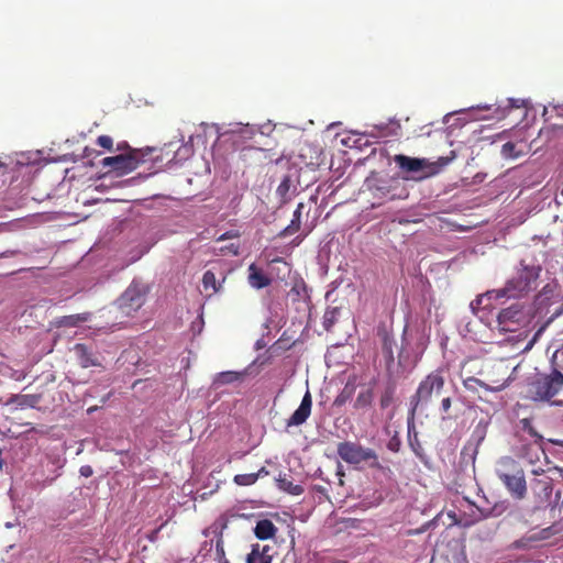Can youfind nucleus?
<instances>
[{"label":"nucleus","instance_id":"f257e3e1","mask_svg":"<svg viewBox=\"0 0 563 563\" xmlns=\"http://www.w3.org/2000/svg\"><path fill=\"white\" fill-rule=\"evenodd\" d=\"M540 273V265L527 264L526 261L522 260L520 261L516 274L507 280L505 286L499 289L490 290L489 295L501 298L523 297L537 288Z\"/></svg>","mask_w":563,"mask_h":563},{"label":"nucleus","instance_id":"f03ea898","mask_svg":"<svg viewBox=\"0 0 563 563\" xmlns=\"http://www.w3.org/2000/svg\"><path fill=\"white\" fill-rule=\"evenodd\" d=\"M529 393L536 400L563 406V367L553 368L549 374L538 376L529 384Z\"/></svg>","mask_w":563,"mask_h":563},{"label":"nucleus","instance_id":"7ed1b4c3","mask_svg":"<svg viewBox=\"0 0 563 563\" xmlns=\"http://www.w3.org/2000/svg\"><path fill=\"white\" fill-rule=\"evenodd\" d=\"M444 384L445 380L440 369L431 372L419 383L416 393L410 397L409 426L415 420L417 410L428 406L434 396H439Z\"/></svg>","mask_w":563,"mask_h":563},{"label":"nucleus","instance_id":"20e7f679","mask_svg":"<svg viewBox=\"0 0 563 563\" xmlns=\"http://www.w3.org/2000/svg\"><path fill=\"white\" fill-rule=\"evenodd\" d=\"M497 471L498 478L506 486L510 495L516 499H523L527 494V483L523 470L511 457H505Z\"/></svg>","mask_w":563,"mask_h":563},{"label":"nucleus","instance_id":"39448f33","mask_svg":"<svg viewBox=\"0 0 563 563\" xmlns=\"http://www.w3.org/2000/svg\"><path fill=\"white\" fill-rule=\"evenodd\" d=\"M409 335L415 340L413 344L408 341V328L405 327L402 347L398 354V364L404 367L416 366L429 345V335L423 329H417L415 333L411 332Z\"/></svg>","mask_w":563,"mask_h":563},{"label":"nucleus","instance_id":"423d86ee","mask_svg":"<svg viewBox=\"0 0 563 563\" xmlns=\"http://www.w3.org/2000/svg\"><path fill=\"white\" fill-rule=\"evenodd\" d=\"M338 455L349 464H360L362 462L368 463L372 468L382 470L378 456L373 449L364 448L356 442L344 441L338 444Z\"/></svg>","mask_w":563,"mask_h":563},{"label":"nucleus","instance_id":"0eeeda50","mask_svg":"<svg viewBox=\"0 0 563 563\" xmlns=\"http://www.w3.org/2000/svg\"><path fill=\"white\" fill-rule=\"evenodd\" d=\"M142 151H128L114 156H108L102 159V166L109 167L111 172L118 175H125L136 169L143 159Z\"/></svg>","mask_w":563,"mask_h":563},{"label":"nucleus","instance_id":"6e6552de","mask_svg":"<svg viewBox=\"0 0 563 563\" xmlns=\"http://www.w3.org/2000/svg\"><path fill=\"white\" fill-rule=\"evenodd\" d=\"M532 473L540 478L531 481V490L536 498V508L541 509L550 505L553 493L552 477L544 474L542 468L533 470Z\"/></svg>","mask_w":563,"mask_h":563},{"label":"nucleus","instance_id":"1a4fd4ad","mask_svg":"<svg viewBox=\"0 0 563 563\" xmlns=\"http://www.w3.org/2000/svg\"><path fill=\"white\" fill-rule=\"evenodd\" d=\"M526 321L522 306L519 303L499 311L497 316V328L500 332H515Z\"/></svg>","mask_w":563,"mask_h":563},{"label":"nucleus","instance_id":"9d476101","mask_svg":"<svg viewBox=\"0 0 563 563\" xmlns=\"http://www.w3.org/2000/svg\"><path fill=\"white\" fill-rule=\"evenodd\" d=\"M146 290L139 284H131L119 299V306L123 313L131 314L137 311L145 302Z\"/></svg>","mask_w":563,"mask_h":563},{"label":"nucleus","instance_id":"9b49d317","mask_svg":"<svg viewBox=\"0 0 563 563\" xmlns=\"http://www.w3.org/2000/svg\"><path fill=\"white\" fill-rule=\"evenodd\" d=\"M228 272L222 268L212 267L203 273L202 287L208 297L220 292L223 289V284L227 279Z\"/></svg>","mask_w":563,"mask_h":563},{"label":"nucleus","instance_id":"f8f14e48","mask_svg":"<svg viewBox=\"0 0 563 563\" xmlns=\"http://www.w3.org/2000/svg\"><path fill=\"white\" fill-rule=\"evenodd\" d=\"M563 533V517L554 522L552 526L540 530L537 533H532L526 538H522L516 542L517 548L526 545V542H536L541 540L550 539L555 534Z\"/></svg>","mask_w":563,"mask_h":563},{"label":"nucleus","instance_id":"ddd939ff","mask_svg":"<svg viewBox=\"0 0 563 563\" xmlns=\"http://www.w3.org/2000/svg\"><path fill=\"white\" fill-rule=\"evenodd\" d=\"M563 533V517L554 522L552 526L540 530L537 533H532L526 538H522L516 542L517 548L526 545V542H536L541 540L550 539L555 534Z\"/></svg>","mask_w":563,"mask_h":563},{"label":"nucleus","instance_id":"4468645a","mask_svg":"<svg viewBox=\"0 0 563 563\" xmlns=\"http://www.w3.org/2000/svg\"><path fill=\"white\" fill-rule=\"evenodd\" d=\"M563 533V517L554 522L552 526L540 530L537 533H532L526 538H522L516 542L517 548L526 545V542H536L541 540L550 539L555 534Z\"/></svg>","mask_w":563,"mask_h":563},{"label":"nucleus","instance_id":"2eb2a0df","mask_svg":"<svg viewBox=\"0 0 563 563\" xmlns=\"http://www.w3.org/2000/svg\"><path fill=\"white\" fill-rule=\"evenodd\" d=\"M563 533V517L554 522L552 526L540 530L537 533H532L526 538H522L516 542L517 548L526 545V542H536L541 540L550 539L555 534Z\"/></svg>","mask_w":563,"mask_h":563},{"label":"nucleus","instance_id":"dca6fc26","mask_svg":"<svg viewBox=\"0 0 563 563\" xmlns=\"http://www.w3.org/2000/svg\"><path fill=\"white\" fill-rule=\"evenodd\" d=\"M312 397L309 390L303 395L299 407L287 421V426H300L306 422L311 413Z\"/></svg>","mask_w":563,"mask_h":563},{"label":"nucleus","instance_id":"f3484780","mask_svg":"<svg viewBox=\"0 0 563 563\" xmlns=\"http://www.w3.org/2000/svg\"><path fill=\"white\" fill-rule=\"evenodd\" d=\"M393 183L390 179L371 178L367 180V186L375 198L393 200L396 197L391 194Z\"/></svg>","mask_w":563,"mask_h":563},{"label":"nucleus","instance_id":"a211bd4d","mask_svg":"<svg viewBox=\"0 0 563 563\" xmlns=\"http://www.w3.org/2000/svg\"><path fill=\"white\" fill-rule=\"evenodd\" d=\"M485 435H486L485 429L479 426L476 427L475 430L473 431L471 439L463 446V449L461 451V455L463 457L468 456L470 460L474 461L475 456L477 454V451H478V446L482 443V441L485 439Z\"/></svg>","mask_w":563,"mask_h":563},{"label":"nucleus","instance_id":"6ab92c4d","mask_svg":"<svg viewBox=\"0 0 563 563\" xmlns=\"http://www.w3.org/2000/svg\"><path fill=\"white\" fill-rule=\"evenodd\" d=\"M247 282L254 289H263L272 284V279L256 264L252 263L247 268Z\"/></svg>","mask_w":563,"mask_h":563},{"label":"nucleus","instance_id":"aec40b11","mask_svg":"<svg viewBox=\"0 0 563 563\" xmlns=\"http://www.w3.org/2000/svg\"><path fill=\"white\" fill-rule=\"evenodd\" d=\"M74 351L77 355L78 362L81 367L87 368L91 366H101L100 361L96 356L95 353H92L87 345L82 343H77L74 346Z\"/></svg>","mask_w":563,"mask_h":563},{"label":"nucleus","instance_id":"412c9836","mask_svg":"<svg viewBox=\"0 0 563 563\" xmlns=\"http://www.w3.org/2000/svg\"><path fill=\"white\" fill-rule=\"evenodd\" d=\"M490 382L493 383V385H489L476 377H468L467 379L464 380V386L467 389H473L474 386H479L488 391H500L505 387L508 386V378L507 379H490Z\"/></svg>","mask_w":563,"mask_h":563},{"label":"nucleus","instance_id":"4be33fe9","mask_svg":"<svg viewBox=\"0 0 563 563\" xmlns=\"http://www.w3.org/2000/svg\"><path fill=\"white\" fill-rule=\"evenodd\" d=\"M272 547L253 544L251 552L246 556V563H272Z\"/></svg>","mask_w":563,"mask_h":563},{"label":"nucleus","instance_id":"5701e85b","mask_svg":"<svg viewBox=\"0 0 563 563\" xmlns=\"http://www.w3.org/2000/svg\"><path fill=\"white\" fill-rule=\"evenodd\" d=\"M379 335L382 338V351L386 361V367L389 369L390 366L395 362L394 357V346H395V340L393 335L386 331L382 330L379 331Z\"/></svg>","mask_w":563,"mask_h":563},{"label":"nucleus","instance_id":"b1692460","mask_svg":"<svg viewBox=\"0 0 563 563\" xmlns=\"http://www.w3.org/2000/svg\"><path fill=\"white\" fill-rule=\"evenodd\" d=\"M395 162L402 170L408 173H416L424 168L426 161L420 158H412L406 155H396Z\"/></svg>","mask_w":563,"mask_h":563},{"label":"nucleus","instance_id":"393cba45","mask_svg":"<svg viewBox=\"0 0 563 563\" xmlns=\"http://www.w3.org/2000/svg\"><path fill=\"white\" fill-rule=\"evenodd\" d=\"M277 532L276 526L269 519H261L256 522L254 533L260 540L274 538Z\"/></svg>","mask_w":563,"mask_h":563},{"label":"nucleus","instance_id":"a878e982","mask_svg":"<svg viewBox=\"0 0 563 563\" xmlns=\"http://www.w3.org/2000/svg\"><path fill=\"white\" fill-rule=\"evenodd\" d=\"M303 208L305 205L302 202L298 203L296 210L294 211L290 223L280 232V236H288L299 231L301 224V213Z\"/></svg>","mask_w":563,"mask_h":563},{"label":"nucleus","instance_id":"bb28decb","mask_svg":"<svg viewBox=\"0 0 563 563\" xmlns=\"http://www.w3.org/2000/svg\"><path fill=\"white\" fill-rule=\"evenodd\" d=\"M90 318H91L90 312L64 316L59 319L58 325L66 327V328H74V327H78L81 323L87 322L88 320H90Z\"/></svg>","mask_w":563,"mask_h":563},{"label":"nucleus","instance_id":"cd10ccee","mask_svg":"<svg viewBox=\"0 0 563 563\" xmlns=\"http://www.w3.org/2000/svg\"><path fill=\"white\" fill-rule=\"evenodd\" d=\"M374 400V388L373 386L367 387L364 390H361L354 401L355 409H365L368 408Z\"/></svg>","mask_w":563,"mask_h":563},{"label":"nucleus","instance_id":"c85d7f7f","mask_svg":"<svg viewBox=\"0 0 563 563\" xmlns=\"http://www.w3.org/2000/svg\"><path fill=\"white\" fill-rule=\"evenodd\" d=\"M225 527H227V523L224 522L222 525L221 530L217 533L216 559H217L218 563H230L225 556L224 541H223V529Z\"/></svg>","mask_w":563,"mask_h":563},{"label":"nucleus","instance_id":"c756f323","mask_svg":"<svg viewBox=\"0 0 563 563\" xmlns=\"http://www.w3.org/2000/svg\"><path fill=\"white\" fill-rule=\"evenodd\" d=\"M490 290L486 291L483 295H479L471 302V308L473 311H478L481 309H487L489 307V301L492 299H500L501 297H496L495 295H489Z\"/></svg>","mask_w":563,"mask_h":563},{"label":"nucleus","instance_id":"7c9ffc66","mask_svg":"<svg viewBox=\"0 0 563 563\" xmlns=\"http://www.w3.org/2000/svg\"><path fill=\"white\" fill-rule=\"evenodd\" d=\"M192 136L189 137V141L181 146L178 147V150L175 152L174 161L183 162L188 159L194 154V145H192Z\"/></svg>","mask_w":563,"mask_h":563},{"label":"nucleus","instance_id":"2f4dec72","mask_svg":"<svg viewBox=\"0 0 563 563\" xmlns=\"http://www.w3.org/2000/svg\"><path fill=\"white\" fill-rule=\"evenodd\" d=\"M523 107V100L508 99L507 106L498 107L496 109V117L498 119L507 117L514 109H520Z\"/></svg>","mask_w":563,"mask_h":563},{"label":"nucleus","instance_id":"473e14b6","mask_svg":"<svg viewBox=\"0 0 563 563\" xmlns=\"http://www.w3.org/2000/svg\"><path fill=\"white\" fill-rule=\"evenodd\" d=\"M354 390H355V387L353 385H351L350 383H347L344 386L343 390L334 399L333 405L338 406V407L343 406L352 397V395L354 394Z\"/></svg>","mask_w":563,"mask_h":563},{"label":"nucleus","instance_id":"72a5a7b5","mask_svg":"<svg viewBox=\"0 0 563 563\" xmlns=\"http://www.w3.org/2000/svg\"><path fill=\"white\" fill-rule=\"evenodd\" d=\"M411 427L413 428V422L410 426L408 424V429L410 430ZM408 439H409V445L412 449V451L415 452V454L419 459L422 460L423 459V448L418 439L417 432H415L413 435H411L409 433Z\"/></svg>","mask_w":563,"mask_h":563},{"label":"nucleus","instance_id":"f704fd0d","mask_svg":"<svg viewBox=\"0 0 563 563\" xmlns=\"http://www.w3.org/2000/svg\"><path fill=\"white\" fill-rule=\"evenodd\" d=\"M233 482L239 486H251L256 483L254 473L238 474L234 476Z\"/></svg>","mask_w":563,"mask_h":563},{"label":"nucleus","instance_id":"c9c22d12","mask_svg":"<svg viewBox=\"0 0 563 563\" xmlns=\"http://www.w3.org/2000/svg\"><path fill=\"white\" fill-rule=\"evenodd\" d=\"M239 378V373L236 372H222L218 374V376L214 379L216 384L224 385L230 384Z\"/></svg>","mask_w":563,"mask_h":563},{"label":"nucleus","instance_id":"e433bc0d","mask_svg":"<svg viewBox=\"0 0 563 563\" xmlns=\"http://www.w3.org/2000/svg\"><path fill=\"white\" fill-rule=\"evenodd\" d=\"M40 401V397L36 395H22L19 397V405L22 407L34 408Z\"/></svg>","mask_w":563,"mask_h":563},{"label":"nucleus","instance_id":"4c0bfd02","mask_svg":"<svg viewBox=\"0 0 563 563\" xmlns=\"http://www.w3.org/2000/svg\"><path fill=\"white\" fill-rule=\"evenodd\" d=\"M279 482V487L285 489V490H288L292 494H301L302 493V487L299 486V485H292V483L290 481H287L286 478H279L278 479Z\"/></svg>","mask_w":563,"mask_h":563},{"label":"nucleus","instance_id":"58836bf2","mask_svg":"<svg viewBox=\"0 0 563 563\" xmlns=\"http://www.w3.org/2000/svg\"><path fill=\"white\" fill-rule=\"evenodd\" d=\"M96 143L99 146H101V147H103V148H106L108 151H112L113 140L109 135H100V136H98Z\"/></svg>","mask_w":563,"mask_h":563},{"label":"nucleus","instance_id":"ea45409f","mask_svg":"<svg viewBox=\"0 0 563 563\" xmlns=\"http://www.w3.org/2000/svg\"><path fill=\"white\" fill-rule=\"evenodd\" d=\"M515 148H516V144L512 143V142H507L505 143L503 146H501V154L505 156V157H517L518 154L515 153Z\"/></svg>","mask_w":563,"mask_h":563},{"label":"nucleus","instance_id":"a19ab883","mask_svg":"<svg viewBox=\"0 0 563 563\" xmlns=\"http://www.w3.org/2000/svg\"><path fill=\"white\" fill-rule=\"evenodd\" d=\"M528 450L531 452L530 462H533V459L539 460L540 454L545 455L540 444L530 445Z\"/></svg>","mask_w":563,"mask_h":563},{"label":"nucleus","instance_id":"79ce46f5","mask_svg":"<svg viewBox=\"0 0 563 563\" xmlns=\"http://www.w3.org/2000/svg\"><path fill=\"white\" fill-rule=\"evenodd\" d=\"M166 525V522H164L163 525H161L157 529H154L153 531H151L148 534H147V539L148 541L151 542H155L157 539H158V533L159 531L162 530V528Z\"/></svg>","mask_w":563,"mask_h":563},{"label":"nucleus","instance_id":"37998d69","mask_svg":"<svg viewBox=\"0 0 563 563\" xmlns=\"http://www.w3.org/2000/svg\"><path fill=\"white\" fill-rule=\"evenodd\" d=\"M390 401H391V394L389 393H385L382 397H380V407L383 409L387 408L389 405H390Z\"/></svg>","mask_w":563,"mask_h":563},{"label":"nucleus","instance_id":"c03bdc74","mask_svg":"<svg viewBox=\"0 0 563 563\" xmlns=\"http://www.w3.org/2000/svg\"><path fill=\"white\" fill-rule=\"evenodd\" d=\"M79 474L84 477H90L93 474V470L90 465H82L79 468Z\"/></svg>","mask_w":563,"mask_h":563},{"label":"nucleus","instance_id":"a18cd8bd","mask_svg":"<svg viewBox=\"0 0 563 563\" xmlns=\"http://www.w3.org/2000/svg\"><path fill=\"white\" fill-rule=\"evenodd\" d=\"M117 151L121 152V153H125L128 151H136L135 148H131L130 145L128 144V142L123 141V142H119L117 144Z\"/></svg>","mask_w":563,"mask_h":563},{"label":"nucleus","instance_id":"49530a36","mask_svg":"<svg viewBox=\"0 0 563 563\" xmlns=\"http://www.w3.org/2000/svg\"><path fill=\"white\" fill-rule=\"evenodd\" d=\"M289 189V178L286 177L277 188L279 194H285Z\"/></svg>","mask_w":563,"mask_h":563},{"label":"nucleus","instance_id":"de8ad7c7","mask_svg":"<svg viewBox=\"0 0 563 563\" xmlns=\"http://www.w3.org/2000/svg\"><path fill=\"white\" fill-rule=\"evenodd\" d=\"M451 398L450 397H445L442 399L441 401V409L444 413H448L450 408H451Z\"/></svg>","mask_w":563,"mask_h":563},{"label":"nucleus","instance_id":"09e8293b","mask_svg":"<svg viewBox=\"0 0 563 563\" xmlns=\"http://www.w3.org/2000/svg\"><path fill=\"white\" fill-rule=\"evenodd\" d=\"M400 446V441L396 439H391L388 443V449L394 452H398Z\"/></svg>","mask_w":563,"mask_h":563},{"label":"nucleus","instance_id":"8fccbe9b","mask_svg":"<svg viewBox=\"0 0 563 563\" xmlns=\"http://www.w3.org/2000/svg\"><path fill=\"white\" fill-rule=\"evenodd\" d=\"M254 475L256 476V481H257L258 478L268 476L269 472L266 467L263 466L256 473H254Z\"/></svg>","mask_w":563,"mask_h":563},{"label":"nucleus","instance_id":"3c124183","mask_svg":"<svg viewBox=\"0 0 563 563\" xmlns=\"http://www.w3.org/2000/svg\"><path fill=\"white\" fill-rule=\"evenodd\" d=\"M454 156H455V155L453 154V156H452V157H440V158L438 159V164H439L440 166H446V165H448V164H449V163L454 158Z\"/></svg>","mask_w":563,"mask_h":563},{"label":"nucleus","instance_id":"603ef678","mask_svg":"<svg viewBox=\"0 0 563 563\" xmlns=\"http://www.w3.org/2000/svg\"><path fill=\"white\" fill-rule=\"evenodd\" d=\"M336 475L339 476L340 485H343V476H344V472H343V470H342L341 464H339V466H338Z\"/></svg>","mask_w":563,"mask_h":563},{"label":"nucleus","instance_id":"864d4df0","mask_svg":"<svg viewBox=\"0 0 563 563\" xmlns=\"http://www.w3.org/2000/svg\"><path fill=\"white\" fill-rule=\"evenodd\" d=\"M554 110L556 111V113H558L559 115H562V117H563V104L554 106Z\"/></svg>","mask_w":563,"mask_h":563},{"label":"nucleus","instance_id":"5fc2aeb1","mask_svg":"<svg viewBox=\"0 0 563 563\" xmlns=\"http://www.w3.org/2000/svg\"><path fill=\"white\" fill-rule=\"evenodd\" d=\"M501 369H503L504 374H507V369H508V368H507L506 366H504L503 364H499V365L497 366V372H500Z\"/></svg>","mask_w":563,"mask_h":563},{"label":"nucleus","instance_id":"6e6d98bb","mask_svg":"<svg viewBox=\"0 0 563 563\" xmlns=\"http://www.w3.org/2000/svg\"><path fill=\"white\" fill-rule=\"evenodd\" d=\"M230 236H231V235H230V233H229V232L223 233V234L219 238V241H224V240L229 239Z\"/></svg>","mask_w":563,"mask_h":563},{"label":"nucleus","instance_id":"4d7b16f0","mask_svg":"<svg viewBox=\"0 0 563 563\" xmlns=\"http://www.w3.org/2000/svg\"><path fill=\"white\" fill-rule=\"evenodd\" d=\"M530 433L534 437H537L539 440H541L542 438L540 435L537 434L536 431H533L532 429H530Z\"/></svg>","mask_w":563,"mask_h":563},{"label":"nucleus","instance_id":"13d9d810","mask_svg":"<svg viewBox=\"0 0 563 563\" xmlns=\"http://www.w3.org/2000/svg\"><path fill=\"white\" fill-rule=\"evenodd\" d=\"M272 262L275 263V262H284V261H283V258L277 257V258H274Z\"/></svg>","mask_w":563,"mask_h":563},{"label":"nucleus","instance_id":"bf43d9fd","mask_svg":"<svg viewBox=\"0 0 563 563\" xmlns=\"http://www.w3.org/2000/svg\"><path fill=\"white\" fill-rule=\"evenodd\" d=\"M543 328L539 329V331L536 333L534 339L542 332Z\"/></svg>","mask_w":563,"mask_h":563},{"label":"nucleus","instance_id":"052dcab7","mask_svg":"<svg viewBox=\"0 0 563 563\" xmlns=\"http://www.w3.org/2000/svg\"><path fill=\"white\" fill-rule=\"evenodd\" d=\"M561 497V493L560 492H556L555 493V499H559Z\"/></svg>","mask_w":563,"mask_h":563},{"label":"nucleus","instance_id":"680f3d73","mask_svg":"<svg viewBox=\"0 0 563 563\" xmlns=\"http://www.w3.org/2000/svg\"><path fill=\"white\" fill-rule=\"evenodd\" d=\"M558 444H560L561 446H563V441L562 442H556Z\"/></svg>","mask_w":563,"mask_h":563}]
</instances>
